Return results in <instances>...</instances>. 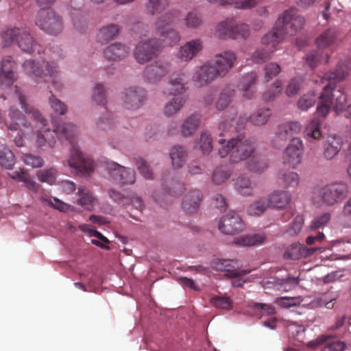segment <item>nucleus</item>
<instances>
[{"mask_svg": "<svg viewBox=\"0 0 351 351\" xmlns=\"http://www.w3.org/2000/svg\"><path fill=\"white\" fill-rule=\"evenodd\" d=\"M203 48V40L201 38L192 39L180 47L178 57L182 61L189 62L196 57Z\"/></svg>", "mask_w": 351, "mask_h": 351, "instance_id": "a211bd4d", "label": "nucleus"}, {"mask_svg": "<svg viewBox=\"0 0 351 351\" xmlns=\"http://www.w3.org/2000/svg\"><path fill=\"white\" fill-rule=\"evenodd\" d=\"M234 119L232 117L229 119L221 121L219 123L218 129L220 131L219 136L223 135L231 128V123ZM218 143L221 147L218 149V154L221 158L229 156L231 163H238L247 160L253 156L257 148V143L255 138L246 136L240 134L231 138L227 142L225 138L220 137Z\"/></svg>", "mask_w": 351, "mask_h": 351, "instance_id": "f03ea898", "label": "nucleus"}, {"mask_svg": "<svg viewBox=\"0 0 351 351\" xmlns=\"http://www.w3.org/2000/svg\"><path fill=\"white\" fill-rule=\"evenodd\" d=\"M185 78V75L183 73H173L171 75L169 80L168 87L165 91V93L169 96H181L180 95L183 94L186 89Z\"/></svg>", "mask_w": 351, "mask_h": 351, "instance_id": "412c9836", "label": "nucleus"}, {"mask_svg": "<svg viewBox=\"0 0 351 351\" xmlns=\"http://www.w3.org/2000/svg\"><path fill=\"white\" fill-rule=\"evenodd\" d=\"M195 147L202 152L204 154H208L213 149V138L208 130H203L199 138L196 141Z\"/></svg>", "mask_w": 351, "mask_h": 351, "instance_id": "a19ab883", "label": "nucleus"}, {"mask_svg": "<svg viewBox=\"0 0 351 351\" xmlns=\"http://www.w3.org/2000/svg\"><path fill=\"white\" fill-rule=\"evenodd\" d=\"M269 207L267 197H263L252 203L247 208V213L252 216H259Z\"/></svg>", "mask_w": 351, "mask_h": 351, "instance_id": "4d7b16f0", "label": "nucleus"}, {"mask_svg": "<svg viewBox=\"0 0 351 351\" xmlns=\"http://www.w3.org/2000/svg\"><path fill=\"white\" fill-rule=\"evenodd\" d=\"M15 164L13 152L0 142V165L6 169H11Z\"/></svg>", "mask_w": 351, "mask_h": 351, "instance_id": "8fccbe9b", "label": "nucleus"}, {"mask_svg": "<svg viewBox=\"0 0 351 351\" xmlns=\"http://www.w3.org/2000/svg\"><path fill=\"white\" fill-rule=\"evenodd\" d=\"M161 43L156 38L141 41L136 46L134 56L140 64H145L156 57L160 51Z\"/></svg>", "mask_w": 351, "mask_h": 351, "instance_id": "9d476101", "label": "nucleus"}, {"mask_svg": "<svg viewBox=\"0 0 351 351\" xmlns=\"http://www.w3.org/2000/svg\"><path fill=\"white\" fill-rule=\"evenodd\" d=\"M22 29L23 28L14 27L2 31L1 33V38L3 46H10L14 40L17 41V38L19 37Z\"/></svg>", "mask_w": 351, "mask_h": 351, "instance_id": "3c124183", "label": "nucleus"}, {"mask_svg": "<svg viewBox=\"0 0 351 351\" xmlns=\"http://www.w3.org/2000/svg\"><path fill=\"white\" fill-rule=\"evenodd\" d=\"M184 21L185 26L190 29H197L202 23L201 16L195 12H189L184 19Z\"/></svg>", "mask_w": 351, "mask_h": 351, "instance_id": "e2e57ef3", "label": "nucleus"}, {"mask_svg": "<svg viewBox=\"0 0 351 351\" xmlns=\"http://www.w3.org/2000/svg\"><path fill=\"white\" fill-rule=\"evenodd\" d=\"M302 130V125L298 121H290L280 124L278 127L277 135L282 140L292 139Z\"/></svg>", "mask_w": 351, "mask_h": 351, "instance_id": "cd10ccee", "label": "nucleus"}, {"mask_svg": "<svg viewBox=\"0 0 351 351\" xmlns=\"http://www.w3.org/2000/svg\"><path fill=\"white\" fill-rule=\"evenodd\" d=\"M187 156L188 154L184 147L181 145L173 146L170 152V158L173 168H181L186 162Z\"/></svg>", "mask_w": 351, "mask_h": 351, "instance_id": "c9c22d12", "label": "nucleus"}, {"mask_svg": "<svg viewBox=\"0 0 351 351\" xmlns=\"http://www.w3.org/2000/svg\"><path fill=\"white\" fill-rule=\"evenodd\" d=\"M202 200V192L198 189L191 190L184 196L182 207L186 213L194 214L197 212Z\"/></svg>", "mask_w": 351, "mask_h": 351, "instance_id": "b1692460", "label": "nucleus"}, {"mask_svg": "<svg viewBox=\"0 0 351 351\" xmlns=\"http://www.w3.org/2000/svg\"><path fill=\"white\" fill-rule=\"evenodd\" d=\"M235 89L230 86H225L220 92L215 102V108L218 111L226 110L232 102L235 96Z\"/></svg>", "mask_w": 351, "mask_h": 351, "instance_id": "c85d7f7f", "label": "nucleus"}, {"mask_svg": "<svg viewBox=\"0 0 351 351\" xmlns=\"http://www.w3.org/2000/svg\"><path fill=\"white\" fill-rule=\"evenodd\" d=\"M168 5L167 0H146V8L152 15L162 13Z\"/></svg>", "mask_w": 351, "mask_h": 351, "instance_id": "864d4df0", "label": "nucleus"}, {"mask_svg": "<svg viewBox=\"0 0 351 351\" xmlns=\"http://www.w3.org/2000/svg\"><path fill=\"white\" fill-rule=\"evenodd\" d=\"M329 56L319 50H314L306 55V62L312 69L315 68L322 62H328Z\"/></svg>", "mask_w": 351, "mask_h": 351, "instance_id": "de8ad7c7", "label": "nucleus"}, {"mask_svg": "<svg viewBox=\"0 0 351 351\" xmlns=\"http://www.w3.org/2000/svg\"><path fill=\"white\" fill-rule=\"evenodd\" d=\"M17 44L24 52L32 53L36 52L40 54L43 51V47L36 43L29 32L23 29L19 37L17 38Z\"/></svg>", "mask_w": 351, "mask_h": 351, "instance_id": "aec40b11", "label": "nucleus"}, {"mask_svg": "<svg viewBox=\"0 0 351 351\" xmlns=\"http://www.w3.org/2000/svg\"><path fill=\"white\" fill-rule=\"evenodd\" d=\"M23 68L29 75L39 77H49L54 88L57 91H61L63 85L59 80L58 67L56 63L45 60L39 62L28 60L23 63Z\"/></svg>", "mask_w": 351, "mask_h": 351, "instance_id": "6e6552de", "label": "nucleus"}, {"mask_svg": "<svg viewBox=\"0 0 351 351\" xmlns=\"http://www.w3.org/2000/svg\"><path fill=\"white\" fill-rule=\"evenodd\" d=\"M79 228L82 232L88 233L90 237H95L99 239H92L91 243L93 245H95L98 247L106 250L110 249V247L106 245L109 243V240L106 237H104L101 232L92 228V227L90 226L89 225H80Z\"/></svg>", "mask_w": 351, "mask_h": 351, "instance_id": "4c0bfd02", "label": "nucleus"}, {"mask_svg": "<svg viewBox=\"0 0 351 351\" xmlns=\"http://www.w3.org/2000/svg\"><path fill=\"white\" fill-rule=\"evenodd\" d=\"M115 125L112 115L107 112L99 117L96 121L97 128L101 131H107L114 128Z\"/></svg>", "mask_w": 351, "mask_h": 351, "instance_id": "680f3d73", "label": "nucleus"}, {"mask_svg": "<svg viewBox=\"0 0 351 351\" xmlns=\"http://www.w3.org/2000/svg\"><path fill=\"white\" fill-rule=\"evenodd\" d=\"M278 179L285 188H296L300 183V176L296 172L281 169L278 173Z\"/></svg>", "mask_w": 351, "mask_h": 351, "instance_id": "473e14b6", "label": "nucleus"}, {"mask_svg": "<svg viewBox=\"0 0 351 351\" xmlns=\"http://www.w3.org/2000/svg\"><path fill=\"white\" fill-rule=\"evenodd\" d=\"M237 261L232 259H215L212 262V267L215 270L225 271L229 278H237L250 272V270H237Z\"/></svg>", "mask_w": 351, "mask_h": 351, "instance_id": "f3484780", "label": "nucleus"}, {"mask_svg": "<svg viewBox=\"0 0 351 351\" xmlns=\"http://www.w3.org/2000/svg\"><path fill=\"white\" fill-rule=\"evenodd\" d=\"M70 14L73 21V27L79 32H82L86 26L85 14L80 8H73L70 9Z\"/></svg>", "mask_w": 351, "mask_h": 351, "instance_id": "c03bdc74", "label": "nucleus"}, {"mask_svg": "<svg viewBox=\"0 0 351 351\" xmlns=\"http://www.w3.org/2000/svg\"><path fill=\"white\" fill-rule=\"evenodd\" d=\"M343 141L336 135L329 136L323 145V156L328 160L333 159L342 148Z\"/></svg>", "mask_w": 351, "mask_h": 351, "instance_id": "393cba45", "label": "nucleus"}, {"mask_svg": "<svg viewBox=\"0 0 351 351\" xmlns=\"http://www.w3.org/2000/svg\"><path fill=\"white\" fill-rule=\"evenodd\" d=\"M349 193V186L346 182H332L325 185L315 186L312 200L314 204L332 206L342 202Z\"/></svg>", "mask_w": 351, "mask_h": 351, "instance_id": "39448f33", "label": "nucleus"}, {"mask_svg": "<svg viewBox=\"0 0 351 351\" xmlns=\"http://www.w3.org/2000/svg\"><path fill=\"white\" fill-rule=\"evenodd\" d=\"M346 101V94L340 90H336L335 83L330 82L324 86L319 97L317 112L320 116L325 117L333 106L335 111L339 114L343 112Z\"/></svg>", "mask_w": 351, "mask_h": 351, "instance_id": "0eeeda50", "label": "nucleus"}, {"mask_svg": "<svg viewBox=\"0 0 351 351\" xmlns=\"http://www.w3.org/2000/svg\"><path fill=\"white\" fill-rule=\"evenodd\" d=\"M14 67L15 63L12 57L8 56L3 59L0 67V82L1 85L9 86L13 84L15 80Z\"/></svg>", "mask_w": 351, "mask_h": 351, "instance_id": "4be33fe9", "label": "nucleus"}, {"mask_svg": "<svg viewBox=\"0 0 351 351\" xmlns=\"http://www.w3.org/2000/svg\"><path fill=\"white\" fill-rule=\"evenodd\" d=\"M200 121L199 114H193L188 117L181 125L180 132L182 135L184 137L193 135L199 128Z\"/></svg>", "mask_w": 351, "mask_h": 351, "instance_id": "72a5a7b5", "label": "nucleus"}, {"mask_svg": "<svg viewBox=\"0 0 351 351\" xmlns=\"http://www.w3.org/2000/svg\"><path fill=\"white\" fill-rule=\"evenodd\" d=\"M162 186L165 191L162 197L156 192L153 193L154 199L161 206L165 205V202L169 201L170 197L180 196L185 190L182 183L169 176L162 180Z\"/></svg>", "mask_w": 351, "mask_h": 351, "instance_id": "ddd939ff", "label": "nucleus"}, {"mask_svg": "<svg viewBox=\"0 0 351 351\" xmlns=\"http://www.w3.org/2000/svg\"><path fill=\"white\" fill-rule=\"evenodd\" d=\"M122 106L127 110H137L145 104L147 91L138 86H132L123 90L121 97Z\"/></svg>", "mask_w": 351, "mask_h": 351, "instance_id": "1a4fd4ad", "label": "nucleus"}, {"mask_svg": "<svg viewBox=\"0 0 351 351\" xmlns=\"http://www.w3.org/2000/svg\"><path fill=\"white\" fill-rule=\"evenodd\" d=\"M231 175L232 171L226 166H217L213 170L212 182L215 185L223 184L230 178Z\"/></svg>", "mask_w": 351, "mask_h": 351, "instance_id": "37998d69", "label": "nucleus"}, {"mask_svg": "<svg viewBox=\"0 0 351 351\" xmlns=\"http://www.w3.org/2000/svg\"><path fill=\"white\" fill-rule=\"evenodd\" d=\"M304 18L298 14L297 10L290 8L278 17L273 29L263 37L262 44L274 53L285 35L295 34L304 27Z\"/></svg>", "mask_w": 351, "mask_h": 351, "instance_id": "7ed1b4c3", "label": "nucleus"}, {"mask_svg": "<svg viewBox=\"0 0 351 351\" xmlns=\"http://www.w3.org/2000/svg\"><path fill=\"white\" fill-rule=\"evenodd\" d=\"M350 66L346 61H340L336 66L334 72L325 73L322 77L323 80L335 82V80L341 81L348 74Z\"/></svg>", "mask_w": 351, "mask_h": 351, "instance_id": "f704fd0d", "label": "nucleus"}, {"mask_svg": "<svg viewBox=\"0 0 351 351\" xmlns=\"http://www.w3.org/2000/svg\"><path fill=\"white\" fill-rule=\"evenodd\" d=\"M234 188L243 195L252 194L253 189L251 181L247 176L241 175L234 180Z\"/></svg>", "mask_w": 351, "mask_h": 351, "instance_id": "a18cd8bd", "label": "nucleus"}, {"mask_svg": "<svg viewBox=\"0 0 351 351\" xmlns=\"http://www.w3.org/2000/svg\"><path fill=\"white\" fill-rule=\"evenodd\" d=\"M171 71L169 62L158 60L147 65L143 70V77L147 83L154 84L160 81Z\"/></svg>", "mask_w": 351, "mask_h": 351, "instance_id": "9b49d317", "label": "nucleus"}, {"mask_svg": "<svg viewBox=\"0 0 351 351\" xmlns=\"http://www.w3.org/2000/svg\"><path fill=\"white\" fill-rule=\"evenodd\" d=\"M15 94L19 97L22 109L41 125L40 130L37 132L36 144L39 147H54L56 138L60 141H67L71 145L67 165L71 171L78 176H89L94 171L93 160L82 153L77 143L75 142V136L77 132L76 125L71 123H60L52 119L53 130L46 128L47 121L40 111L27 103L26 97L16 86Z\"/></svg>", "mask_w": 351, "mask_h": 351, "instance_id": "f257e3e1", "label": "nucleus"}, {"mask_svg": "<svg viewBox=\"0 0 351 351\" xmlns=\"http://www.w3.org/2000/svg\"><path fill=\"white\" fill-rule=\"evenodd\" d=\"M256 73L250 72L243 76L239 84V89L243 92V96L247 99H252L254 95V91L252 87L256 83Z\"/></svg>", "mask_w": 351, "mask_h": 351, "instance_id": "2f4dec72", "label": "nucleus"}, {"mask_svg": "<svg viewBox=\"0 0 351 351\" xmlns=\"http://www.w3.org/2000/svg\"><path fill=\"white\" fill-rule=\"evenodd\" d=\"M156 32L160 36V38L158 40L161 43V47L164 45H175L180 40V33L173 28H165L164 33H162L161 31H156Z\"/></svg>", "mask_w": 351, "mask_h": 351, "instance_id": "e433bc0d", "label": "nucleus"}, {"mask_svg": "<svg viewBox=\"0 0 351 351\" xmlns=\"http://www.w3.org/2000/svg\"><path fill=\"white\" fill-rule=\"evenodd\" d=\"M130 48L120 43H113L104 51L105 58L109 60H121L128 56Z\"/></svg>", "mask_w": 351, "mask_h": 351, "instance_id": "bb28decb", "label": "nucleus"}, {"mask_svg": "<svg viewBox=\"0 0 351 351\" xmlns=\"http://www.w3.org/2000/svg\"><path fill=\"white\" fill-rule=\"evenodd\" d=\"M246 168L251 172L261 173L268 168V162L259 156H252L245 162Z\"/></svg>", "mask_w": 351, "mask_h": 351, "instance_id": "58836bf2", "label": "nucleus"}, {"mask_svg": "<svg viewBox=\"0 0 351 351\" xmlns=\"http://www.w3.org/2000/svg\"><path fill=\"white\" fill-rule=\"evenodd\" d=\"M282 83L280 80H276L274 84V87L269 88L263 95V99L266 101L274 100L276 97L282 93Z\"/></svg>", "mask_w": 351, "mask_h": 351, "instance_id": "0e129e2a", "label": "nucleus"}, {"mask_svg": "<svg viewBox=\"0 0 351 351\" xmlns=\"http://www.w3.org/2000/svg\"><path fill=\"white\" fill-rule=\"evenodd\" d=\"M320 125L321 121L319 119H313L306 126L305 135L313 139H319L322 136Z\"/></svg>", "mask_w": 351, "mask_h": 351, "instance_id": "6e6d98bb", "label": "nucleus"}, {"mask_svg": "<svg viewBox=\"0 0 351 351\" xmlns=\"http://www.w3.org/2000/svg\"><path fill=\"white\" fill-rule=\"evenodd\" d=\"M210 302L217 308L228 310L232 308V301L226 295L215 296L210 299Z\"/></svg>", "mask_w": 351, "mask_h": 351, "instance_id": "338daca9", "label": "nucleus"}, {"mask_svg": "<svg viewBox=\"0 0 351 351\" xmlns=\"http://www.w3.org/2000/svg\"><path fill=\"white\" fill-rule=\"evenodd\" d=\"M304 86V79L302 77L296 76L293 77L286 87L285 93L291 97L296 95Z\"/></svg>", "mask_w": 351, "mask_h": 351, "instance_id": "5fc2aeb1", "label": "nucleus"}, {"mask_svg": "<svg viewBox=\"0 0 351 351\" xmlns=\"http://www.w3.org/2000/svg\"><path fill=\"white\" fill-rule=\"evenodd\" d=\"M219 230L225 234H235L244 230L245 226L240 216L230 212L221 217L219 224Z\"/></svg>", "mask_w": 351, "mask_h": 351, "instance_id": "dca6fc26", "label": "nucleus"}, {"mask_svg": "<svg viewBox=\"0 0 351 351\" xmlns=\"http://www.w3.org/2000/svg\"><path fill=\"white\" fill-rule=\"evenodd\" d=\"M120 32L118 25L111 23L101 27L97 34V40L101 44H106L117 38Z\"/></svg>", "mask_w": 351, "mask_h": 351, "instance_id": "c756f323", "label": "nucleus"}, {"mask_svg": "<svg viewBox=\"0 0 351 351\" xmlns=\"http://www.w3.org/2000/svg\"><path fill=\"white\" fill-rule=\"evenodd\" d=\"M302 152V140L300 138H293L284 152L283 163L292 168H295L301 162Z\"/></svg>", "mask_w": 351, "mask_h": 351, "instance_id": "2eb2a0df", "label": "nucleus"}, {"mask_svg": "<svg viewBox=\"0 0 351 351\" xmlns=\"http://www.w3.org/2000/svg\"><path fill=\"white\" fill-rule=\"evenodd\" d=\"M93 100L99 106H104L107 104L106 90L102 84H97L92 93Z\"/></svg>", "mask_w": 351, "mask_h": 351, "instance_id": "bf43d9fd", "label": "nucleus"}, {"mask_svg": "<svg viewBox=\"0 0 351 351\" xmlns=\"http://www.w3.org/2000/svg\"><path fill=\"white\" fill-rule=\"evenodd\" d=\"M269 207L283 210L291 202V195L284 190H278L272 192L267 197Z\"/></svg>", "mask_w": 351, "mask_h": 351, "instance_id": "5701e85b", "label": "nucleus"}, {"mask_svg": "<svg viewBox=\"0 0 351 351\" xmlns=\"http://www.w3.org/2000/svg\"><path fill=\"white\" fill-rule=\"evenodd\" d=\"M49 102L53 112L60 115H64L67 112L66 105L51 94L49 98Z\"/></svg>", "mask_w": 351, "mask_h": 351, "instance_id": "69168bd1", "label": "nucleus"}, {"mask_svg": "<svg viewBox=\"0 0 351 351\" xmlns=\"http://www.w3.org/2000/svg\"><path fill=\"white\" fill-rule=\"evenodd\" d=\"M234 23L232 20H226L220 22L215 31V34L219 38H231L235 36V34H232Z\"/></svg>", "mask_w": 351, "mask_h": 351, "instance_id": "09e8293b", "label": "nucleus"}, {"mask_svg": "<svg viewBox=\"0 0 351 351\" xmlns=\"http://www.w3.org/2000/svg\"><path fill=\"white\" fill-rule=\"evenodd\" d=\"M135 164L139 173L147 180L154 178V173L150 165L143 158L138 156L134 158Z\"/></svg>", "mask_w": 351, "mask_h": 351, "instance_id": "052dcab7", "label": "nucleus"}, {"mask_svg": "<svg viewBox=\"0 0 351 351\" xmlns=\"http://www.w3.org/2000/svg\"><path fill=\"white\" fill-rule=\"evenodd\" d=\"M272 53H273L271 51L265 47L254 51L251 59L253 62L261 64L265 62L267 60L270 59Z\"/></svg>", "mask_w": 351, "mask_h": 351, "instance_id": "774afa93", "label": "nucleus"}, {"mask_svg": "<svg viewBox=\"0 0 351 351\" xmlns=\"http://www.w3.org/2000/svg\"><path fill=\"white\" fill-rule=\"evenodd\" d=\"M77 204L90 209L95 200L92 192L85 186H80L77 191Z\"/></svg>", "mask_w": 351, "mask_h": 351, "instance_id": "79ce46f5", "label": "nucleus"}, {"mask_svg": "<svg viewBox=\"0 0 351 351\" xmlns=\"http://www.w3.org/2000/svg\"><path fill=\"white\" fill-rule=\"evenodd\" d=\"M325 250V247L319 245L308 248L301 244H292L287 248L284 256L285 258L298 260L302 256L306 257L317 252H322Z\"/></svg>", "mask_w": 351, "mask_h": 351, "instance_id": "6ab92c4d", "label": "nucleus"}, {"mask_svg": "<svg viewBox=\"0 0 351 351\" xmlns=\"http://www.w3.org/2000/svg\"><path fill=\"white\" fill-rule=\"evenodd\" d=\"M270 116L271 112L269 109H259L250 117L249 120L255 125H261L267 122Z\"/></svg>", "mask_w": 351, "mask_h": 351, "instance_id": "13d9d810", "label": "nucleus"}, {"mask_svg": "<svg viewBox=\"0 0 351 351\" xmlns=\"http://www.w3.org/2000/svg\"><path fill=\"white\" fill-rule=\"evenodd\" d=\"M265 239V237L264 234H255L235 238L234 239V243L243 246H252L263 243Z\"/></svg>", "mask_w": 351, "mask_h": 351, "instance_id": "49530a36", "label": "nucleus"}, {"mask_svg": "<svg viewBox=\"0 0 351 351\" xmlns=\"http://www.w3.org/2000/svg\"><path fill=\"white\" fill-rule=\"evenodd\" d=\"M181 16V12L178 9H172L160 15L155 22L156 31H161L164 33V29L169 27V26L175 25L179 21Z\"/></svg>", "mask_w": 351, "mask_h": 351, "instance_id": "a878e982", "label": "nucleus"}, {"mask_svg": "<svg viewBox=\"0 0 351 351\" xmlns=\"http://www.w3.org/2000/svg\"><path fill=\"white\" fill-rule=\"evenodd\" d=\"M10 121L8 127L11 131H20L24 136H32L34 130L32 124L26 119L23 113L17 110L11 108L9 113Z\"/></svg>", "mask_w": 351, "mask_h": 351, "instance_id": "4468645a", "label": "nucleus"}, {"mask_svg": "<svg viewBox=\"0 0 351 351\" xmlns=\"http://www.w3.org/2000/svg\"><path fill=\"white\" fill-rule=\"evenodd\" d=\"M185 102L184 97H174L164 106L163 114L167 117H172L182 109Z\"/></svg>", "mask_w": 351, "mask_h": 351, "instance_id": "ea45409f", "label": "nucleus"}, {"mask_svg": "<svg viewBox=\"0 0 351 351\" xmlns=\"http://www.w3.org/2000/svg\"><path fill=\"white\" fill-rule=\"evenodd\" d=\"M106 169L112 180L120 185L132 184L136 181V172L132 169L110 162L107 163Z\"/></svg>", "mask_w": 351, "mask_h": 351, "instance_id": "f8f14e48", "label": "nucleus"}, {"mask_svg": "<svg viewBox=\"0 0 351 351\" xmlns=\"http://www.w3.org/2000/svg\"><path fill=\"white\" fill-rule=\"evenodd\" d=\"M58 173V171L56 168L50 167L38 171L36 175L40 182L52 185L56 181Z\"/></svg>", "mask_w": 351, "mask_h": 351, "instance_id": "603ef678", "label": "nucleus"}, {"mask_svg": "<svg viewBox=\"0 0 351 351\" xmlns=\"http://www.w3.org/2000/svg\"><path fill=\"white\" fill-rule=\"evenodd\" d=\"M41 8L37 13L35 24L45 33L56 36L63 30V21L61 16L50 8H45L53 3L56 0H36Z\"/></svg>", "mask_w": 351, "mask_h": 351, "instance_id": "423d86ee", "label": "nucleus"}, {"mask_svg": "<svg viewBox=\"0 0 351 351\" xmlns=\"http://www.w3.org/2000/svg\"><path fill=\"white\" fill-rule=\"evenodd\" d=\"M339 31L335 27H330L323 32L316 39L315 43L319 49H324L335 45L337 40Z\"/></svg>", "mask_w": 351, "mask_h": 351, "instance_id": "7c9ffc66", "label": "nucleus"}, {"mask_svg": "<svg viewBox=\"0 0 351 351\" xmlns=\"http://www.w3.org/2000/svg\"><path fill=\"white\" fill-rule=\"evenodd\" d=\"M237 60L232 51H225L197 68L192 80L198 86H206L217 78L226 76L233 67Z\"/></svg>", "mask_w": 351, "mask_h": 351, "instance_id": "20e7f679", "label": "nucleus"}]
</instances>
